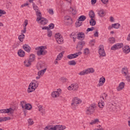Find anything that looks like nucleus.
<instances>
[{
  "mask_svg": "<svg viewBox=\"0 0 130 130\" xmlns=\"http://www.w3.org/2000/svg\"><path fill=\"white\" fill-rule=\"evenodd\" d=\"M47 11L50 14V15H53L54 14V12L53 11V9H47Z\"/></svg>",
  "mask_w": 130,
  "mask_h": 130,
  "instance_id": "nucleus-51",
  "label": "nucleus"
},
{
  "mask_svg": "<svg viewBox=\"0 0 130 130\" xmlns=\"http://www.w3.org/2000/svg\"><path fill=\"white\" fill-rule=\"evenodd\" d=\"M32 8L35 12L39 10V7H38L37 5H35V4H32Z\"/></svg>",
  "mask_w": 130,
  "mask_h": 130,
  "instance_id": "nucleus-43",
  "label": "nucleus"
},
{
  "mask_svg": "<svg viewBox=\"0 0 130 130\" xmlns=\"http://www.w3.org/2000/svg\"><path fill=\"white\" fill-rule=\"evenodd\" d=\"M99 53L100 56H105L106 54L105 53V51L104 50V47L103 45H100L99 46Z\"/></svg>",
  "mask_w": 130,
  "mask_h": 130,
  "instance_id": "nucleus-8",
  "label": "nucleus"
},
{
  "mask_svg": "<svg viewBox=\"0 0 130 130\" xmlns=\"http://www.w3.org/2000/svg\"><path fill=\"white\" fill-rule=\"evenodd\" d=\"M0 15H6V11L0 9Z\"/></svg>",
  "mask_w": 130,
  "mask_h": 130,
  "instance_id": "nucleus-60",
  "label": "nucleus"
},
{
  "mask_svg": "<svg viewBox=\"0 0 130 130\" xmlns=\"http://www.w3.org/2000/svg\"><path fill=\"white\" fill-rule=\"evenodd\" d=\"M108 95L107 94H106V93H103L101 95V97H105V100H106V97H107Z\"/></svg>",
  "mask_w": 130,
  "mask_h": 130,
  "instance_id": "nucleus-59",
  "label": "nucleus"
},
{
  "mask_svg": "<svg viewBox=\"0 0 130 130\" xmlns=\"http://www.w3.org/2000/svg\"><path fill=\"white\" fill-rule=\"evenodd\" d=\"M62 58V53H60L57 56V58H56L58 60H60L61 58Z\"/></svg>",
  "mask_w": 130,
  "mask_h": 130,
  "instance_id": "nucleus-47",
  "label": "nucleus"
},
{
  "mask_svg": "<svg viewBox=\"0 0 130 130\" xmlns=\"http://www.w3.org/2000/svg\"><path fill=\"white\" fill-rule=\"evenodd\" d=\"M95 28L94 27H91V28H88L86 31V34H88L89 32H91V31H93Z\"/></svg>",
  "mask_w": 130,
  "mask_h": 130,
  "instance_id": "nucleus-44",
  "label": "nucleus"
},
{
  "mask_svg": "<svg viewBox=\"0 0 130 130\" xmlns=\"http://www.w3.org/2000/svg\"><path fill=\"white\" fill-rule=\"evenodd\" d=\"M39 48L40 50L37 51V54L39 56H40V55H43V49H44V47H40Z\"/></svg>",
  "mask_w": 130,
  "mask_h": 130,
  "instance_id": "nucleus-18",
  "label": "nucleus"
},
{
  "mask_svg": "<svg viewBox=\"0 0 130 130\" xmlns=\"http://www.w3.org/2000/svg\"><path fill=\"white\" fill-rule=\"evenodd\" d=\"M86 17L85 15H81L79 18H78V21H80L81 22H84L85 20H86Z\"/></svg>",
  "mask_w": 130,
  "mask_h": 130,
  "instance_id": "nucleus-32",
  "label": "nucleus"
},
{
  "mask_svg": "<svg viewBox=\"0 0 130 130\" xmlns=\"http://www.w3.org/2000/svg\"><path fill=\"white\" fill-rule=\"evenodd\" d=\"M120 27V24L114 23L112 24V28H114V29H118Z\"/></svg>",
  "mask_w": 130,
  "mask_h": 130,
  "instance_id": "nucleus-33",
  "label": "nucleus"
},
{
  "mask_svg": "<svg viewBox=\"0 0 130 130\" xmlns=\"http://www.w3.org/2000/svg\"><path fill=\"white\" fill-rule=\"evenodd\" d=\"M47 36L48 37H51L52 36V31L50 29L47 31Z\"/></svg>",
  "mask_w": 130,
  "mask_h": 130,
  "instance_id": "nucleus-46",
  "label": "nucleus"
},
{
  "mask_svg": "<svg viewBox=\"0 0 130 130\" xmlns=\"http://www.w3.org/2000/svg\"><path fill=\"white\" fill-rule=\"evenodd\" d=\"M109 43L110 44H113V43H115V39L113 37H111L109 39Z\"/></svg>",
  "mask_w": 130,
  "mask_h": 130,
  "instance_id": "nucleus-34",
  "label": "nucleus"
},
{
  "mask_svg": "<svg viewBox=\"0 0 130 130\" xmlns=\"http://www.w3.org/2000/svg\"><path fill=\"white\" fill-rule=\"evenodd\" d=\"M36 16L37 17L36 21L37 22H39V21H40V20H41V18H42V14H41V12H40L39 13H37L36 14Z\"/></svg>",
  "mask_w": 130,
  "mask_h": 130,
  "instance_id": "nucleus-26",
  "label": "nucleus"
},
{
  "mask_svg": "<svg viewBox=\"0 0 130 130\" xmlns=\"http://www.w3.org/2000/svg\"><path fill=\"white\" fill-rule=\"evenodd\" d=\"M89 18H91V19H93V18H95V13H94V11H91L89 13Z\"/></svg>",
  "mask_w": 130,
  "mask_h": 130,
  "instance_id": "nucleus-35",
  "label": "nucleus"
},
{
  "mask_svg": "<svg viewBox=\"0 0 130 130\" xmlns=\"http://www.w3.org/2000/svg\"><path fill=\"white\" fill-rule=\"evenodd\" d=\"M59 95V92L58 91H54L52 93L51 96L53 98H56Z\"/></svg>",
  "mask_w": 130,
  "mask_h": 130,
  "instance_id": "nucleus-29",
  "label": "nucleus"
},
{
  "mask_svg": "<svg viewBox=\"0 0 130 130\" xmlns=\"http://www.w3.org/2000/svg\"><path fill=\"white\" fill-rule=\"evenodd\" d=\"M0 113H10V114H13V113H14V109L11 108L2 109L0 110Z\"/></svg>",
  "mask_w": 130,
  "mask_h": 130,
  "instance_id": "nucleus-6",
  "label": "nucleus"
},
{
  "mask_svg": "<svg viewBox=\"0 0 130 130\" xmlns=\"http://www.w3.org/2000/svg\"><path fill=\"white\" fill-rule=\"evenodd\" d=\"M60 125H55L54 126H46L44 130H59L60 128Z\"/></svg>",
  "mask_w": 130,
  "mask_h": 130,
  "instance_id": "nucleus-5",
  "label": "nucleus"
},
{
  "mask_svg": "<svg viewBox=\"0 0 130 130\" xmlns=\"http://www.w3.org/2000/svg\"><path fill=\"white\" fill-rule=\"evenodd\" d=\"M27 25H28V20L25 19L24 20V24H23V28H26V27H27Z\"/></svg>",
  "mask_w": 130,
  "mask_h": 130,
  "instance_id": "nucleus-54",
  "label": "nucleus"
},
{
  "mask_svg": "<svg viewBox=\"0 0 130 130\" xmlns=\"http://www.w3.org/2000/svg\"><path fill=\"white\" fill-rule=\"evenodd\" d=\"M74 54H75L76 57L77 58V57H78V55H81V54H82V52L79 51V52H78L77 53H74Z\"/></svg>",
  "mask_w": 130,
  "mask_h": 130,
  "instance_id": "nucleus-57",
  "label": "nucleus"
},
{
  "mask_svg": "<svg viewBox=\"0 0 130 130\" xmlns=\"http://www.w3.org/2000/svg\"><path fill=\"white\" fill-rule=\"evenodd\" d=\"M98 15L100 17H104L105 16V12L103 9L101 10L98 12Z\"/></svg>",
  "mask_w": 130,
  "mask_h": 130,
  "instance_id": "nucleus-28",
  "label": "nucleus"
},
{
  "mask_svg": "<svg viewBox=\"0 0 130 130\" xmlns=\"http://www.w3.org/2000/svg\"><path fill=\"white\" fill-rule=\"evenodd\" d=\"M24 109H26V110H31L32 109V105L30 104H26L24 106Z\"/></svg>",
  "mask_w": 130,
  "mask_h": 130,
  "instance_id": "nucleus-25",
  "label": "nucleus"
},
{
  "mask_svg": "<svg viewBox=\"0 0 130 130\" xmlns=\"http://www.w3.org/2000/svg\"><path fill=\"white\" fill-rule=\"evenodd\" d=\"M48 28H50V29H53V28H54V24H53V23H50V24L49 25Z\"/></svg>",
  "mask_w": 130,
  "mask_h": 130,
  "instance_id": "nucleus-55",
  "label": "nucleus"
},
{
  "mask_svg": "<svg viewBox=\"0 0 130 130\" xmlns=\"http://www.w3.org/2000/svg\"><path fill=\"white\" fill-rule=\"evenodd\" d=\"M121 73L122 74H124V76H126V75L129 74V73H128V70L126 67H124L122 69Z\"/></svg>",
  "mask_w": 130,
  "mask_h": 130,
  "instance_id": "nucleus-16",
  "label": "nucleus"
},
{
  "mask_svg": "<svg viewBox=\"0 0 130 130\" xmlns=\"http://www.w3.org/2000/svg\"><path fill=\"white\" fill-rule=\"evenodd\" d=\"M40 21V24H41V25H46V24L48 23V20L47 19L44 18V17H42Z\"/></svg>",
  "mask_w": 130,
  "mask_h": 130,
  "instance_id": "nucleus-17",
  "label": "nucleus"
},
{
  "mask_svg": "<svg viewBox=\"0 0 130 130\" xmlns=\"http://www.w3.org/2000/svg\"><path fill=\"white\" fill-rule=\"evenodd\" d=\"M91 5H95L97 3V0H91Z\"/></svg>",
  "mask_w": 130,
  "mask_h": 130,
  "instance_id": "nucleus-63",
  "label": "nucleus"
},
{
  "mask_svg": "<svg viewBox=\"0 0 130 130\" xmlns=\"http://www.w3.org/2000/svg\"><path fill=\"white\" fill-rule=\"evenodd\" d=\"M23 49L25 50V51H26V52H30V51H31V47L27 44L23 46Z\"/></svg>",
  "mask_w": 130,
  "mask_h": 130,
  "instance_id": "nucleus-15",
  "label": "nucleus"
},
{
  "mask_svg": "<svg viewBox=\"0 0 130 130\" xmlns=\"http://www.w3.org/2000/svg\"><path fill=\"white\" fill-rule=\"evenodd\" d=\"M84 54H86V55L89 54V49L88 48H85L84 49Z\"/></svg>",
  "mask_w": 130,
  "mask_h": 130,
  "instance_id": "nucleus-56",
  "label": "nucleus"
},
{
  "mask_svg": "<svg viewBox=\"0 0 130 130\" xmlns=\"http://www.w3.org/2000/svg\"><path fill=\"white\" fill-rule=\"evenodd\" d=\"M103 106H104V102H102L101 103H99V107L100 108H103Z\"/></svg>",
  "mask_w": 130,
  "mask_h": 130,
  "instance_id": "nucleus-53",
  "label": "nucleus"
},
{
  "mask_svg": "<svg viewBox=\"0 0 130 130\" xmlns=\"http://www.w3.org/2000/svg\"><path fill=\"white\" fill-rule=\"evenodd\" d=\"M63 129H66V126H62V125H60L59 130H63Z\"/></svg>",
  "mask_w": 130,
  "mask_h": 130,
  "instance_id": "nucleus-64",
  "label": "nucleus"
},
{
  "mask_svg": "<svg viewBox=\"0 0 130 130\" xmlns=\"http://www.w3.org/2000/svg\"><path fill=\"white\" fill-rule=\"evenodd\" d=\"M97 107L96 105L93 104L90 105L89 106L87 107L86 109V114L87 115H92L95 113V111L96 110Z\"/></svg>",
  "mask_w": 130,
  "mask_h": 130,
  "instance_id": "nucleus-1",
  "label": "nucleus"
},
{
  "mask_svg": "<svg viewBox=\"0 0 130 130\" xmlns=\"http://www.w3.org/2000/svg\"><path fill=\"white\" fill-rule=\"evenodd\" d=\"M26 101H22L20 102V106L22 107V109H25V105H26Z\"/></svg>",
  "mask_w": 130,
  "mask_h": 130,
  "instance_id": "nucleus-38",
  "label": "nucleus"
},
{
  "mask_svg": "<svg viewBox=\"0 0 130 130\" xmlns=\"http://www.w3.org/2000/svg\"><path fill=\"white\" fill-rule=\"evenodd\" d=\"M123 46V44L122 43H117L114 45L113 46L111 47V50H117V49H120Z\"/></svg>",
  "mask_w": 130,
  "mask_h": 130,
  "instance_id": "nucleus-9",
  "label": "nucleus"
},
{
  "mask_svg": "<svg viewBox=\"0 0 130 130\" xmlns=\"http://www.w3.org/2000/svg\"><path fill=\"white\" fill-rule=\"evenodd\" d=\"M81 103L82 101H81V100H79V98H74L73 99V102L71 104L72 108H73V109H75V108H76V107L78 105V104H80V103Z\"/></svg>",
  "mask_w": 130,
  "mask_h": 130,
  "instance_id": "nucleus-3",
  "label": "nucleus"
},
{
  "mask_svg": "<svg viewBox=\"0 0 130 130\" xmlns=\"http://www.w3.org/2000/svg\"><path fill=\"white\" fill-rule=\"evenodd\" d=\"M89 24L90 26H95L96 25V21H95V19L91 18L89 20Z\"/></svg>",
  "mask_w": 130,
  "mask_h": 130,
  "instance_id": "nucleus-31",
  "label": "nucleus"
},
{
  "mask_svg": "<svg viewBox=\"0 0 130 130\" xmlns=\"http://www.w3.org/2000/svg\"><path fill=\"white\" fill-rule=\"evenodd\" d=\"M98 122H99V120L98 119H94L91 121L90 124H91V125H93V124H96Z\"/></svg>",
  "mask_w": 130,
  "mask_h": 130,
  "instance_id": "nucleus-40",
  "label": "nucleus"
},
{
  "mask_svg": "<svg viewBox=\"0 0 130 130\" xmlns=\"http://www.w3.org/2000/svg\"><path fill=\"white\" fill-rule=\"evenodd\" d=\"M34 91H35V88L31 87V85H29L27 89V92L31 93V92H34Z\"/></svg>",
  "mask_w": 130,
  "mask_h": 130,
  "instance_id": "nucleus-39",
  "label": "nucleus"
},
{
  "mask_svg": "<svg viewBox=\"0 0 130 130\" xmlns=\"http://www.w3.org/2000/svg\"><path fill=\"white\" fill-rule=\"evenodd\" d=\"M104 83H105V78L101 77L99 81L98 86H102Z\"/></svg>",
  "mask_w": 130,
  "mask_h": 130,
  "instance_id": "nucleus-20",
  "label": "nucleus"
},
{
  "mask_svg": "<svg viewBox=\"0 0 130 130\" xmlns=\"http://www.w3.org/2000/svg\"><path fill=\"white\" fill-rule=\"evenodd\" d=\"M68 58H69V59H73V58H76V56L74 54H71L70 55H68L67 56Z\"/></svg>",
  "mask_w": 130,
  "mask_h": 130,
  "instance_id": "nucleus-41",
  "label": "nucleus"
},
{
  "mask_svg": "<svg viewBox=\"0 0 130 130\" xmlns=\"http://www.w3.org/2000/svg\"><path fill=\"white\" fill-rule=\"evenodd\" d=\"M55 38L58 44L63 43V38L62 37V36L60 35V34H55Z\"/></svg>",
  "mask_w": 130,
  "mask_h": 130,
  "instance_id": "nucleus-4",
  "label": "nucleus"
},
{
  "mask_svg": "<svg viewBox=\"0 0 130 130\" xmlns=\"http://www.w3.org/2000/svg\"><path fill=\"white\" fill-rule=\"evenodd\" d=\"M38 108H39V111H40V112H41V113L42 114V115L45 114V109L42 108V106H39Z\"/></svg>",
  "mask_w": 130,
  "mask_h": 130,
  "instance_id": "nucleus-23",
  "label": "nucleus"
},
{
  "mask_svg": "<svg viewBox=\"0 0 130 130\" xmlns=\"http://www.w3.org/2000/svg\"><path fill=\"white\" fill-rule=\"evenodd\" d=\"M60 80H61V81H62V82H67V81H68V79H67L65 77H61L60 78Z\"/></svg>",
  "mask_w": 130,
  "mask_h": 130,
  "instance_id": "nucleus-58",
  "label": "nucleus"
},
{
  "mask_svg": "<svg viewBox=\"0 0 130 130\" xmlns=\"http://www.w3.org/2000/svg\"><path fill=\"white\" fill-rule=\"evenodd\" d=\"M127 82H130V75L129 73L126 75H124Z\"/></svg>",
  "mask_w": 130,
  "mask_h": 130,
  "instance_id": "nucleus-49",
  "label": "nucleus"
},
{
  "mask_svg": "<svg viewBox=\"0 0 130 130\" xmlns=\"http://www.w3.org/2000/svg\"><path fill=\"white\" fill-rule=\"evenodd\" d=\"M77 38L81 40H84L85 39V34L83 32H79L76 35Z\"/></svg>",
  "mask_w": 130,
  "mask_h": 130,
  "instance_id": "nucleus-12",
  "label": "nucleus"
},
{
  "mask_svg": "<svg viewBox=\"0 0 130 130\" xmlns=\"http://www.w3.org/2000/svg\"><path fill=\"white\" fill-rule=\"evenodd\" d=\"M95 72V70L93 68H88L85 71H83L79 73V76H84V75H87L88 74H93Z\"/></svg>",
  "mask_w": 130,
  "mask_h": 130,
  "instance_id": "nucleus-2",
  "label": "nucleus"
},
{
  "mask_svg": "<svg viewBox=\"0 0 130 130\" xmlns=\"http://www.w3.org/2000/svg\"><path fill=\"white\" fill-rule=\"evenodd\" d=\"M24 38H25V35L23 34H21V35L18 37V39L21 42H23Z\"/></svg>",
  "mask_w": 130,
  "mask_h": 130,
  "instance_id": "nucleus-36",
  "label": "nucleus"
},
{
  "mask_svg": "<svg viewBox=\"0 0 130 130\" xmlns=\"http://www.w3.org/2000/svg\"><path fill=\"white\" fill-rule=\"evenodd\" d=\"M82 24H83V22L79 21V19H78V21L75 23V27H76V28H79V27L82 26Z\"/></svg>",
  "mask_w": 130,
  "mask_h": 130,
  "instance_id": "nucleus-24",
  "label": "nucleus"
},
{
  "mask_svg": "<svg viewBox=\"0 0 130 130\" xmlns=\"http://www.w3.org/2000/svg\"><path fill=\"white\" fill-rule=\"evenodd\" d=\"M35 60V55L33 54L30 55L28 61L32 62V61H34Z\"/></svg>",
  "mask_w": 130,
  "mask_h": 130,
  "instance_id": "nucleus-30",
  "label": "nucleus"
},
{
  "mask_svg": "<svg viewBox=\"0 0 130 130\" xmlns=\"http://www.w3.org/2000/svg\"><path fill=\"white\" fill-rule=\"evenodd\" d=\"M69 64H70V66H76V64H77V63L75 60H71L69 62Z\"/></svg>",
  "mask_w": 130,
  "mask_h": 130,
  "instance_id": "nucleus-45",
  "label": "nucleus"
},
{
  "mask_svg": "<svg viewBox=\"0 0 130 130\" xmlns=\"http://www.w3.org/2000/svg\"><path fill=\"white\" fill-rule=\"evenodd\" d=\"M24 66L26 67L27 68H28V67H30L31 66V62L29 60H25L24 61Z\"/></svg>",
  "mask_w": 130,
  "mask_h": 130,
  "instance_id": "nucleus-37",
  "label": "nucleus"
},
{
  "mask_svg": "<svg viewBox=\"0 0 130 130\" xmlns=\"http://www.w3.org/2000/svg\"><path fill=\"white\" fill-rule=\"evenodd\" d=\"M18 54L20 57H24L25 56V52L22 49H20L18 51Z\"/></svg>",
  "mask_w": 130,
  "mask_h": 130,
  "instance_id": "nucleus-21",
  "label": "nucleus"
},
{
  "mask_svg": "<svg viewBox=\"0 0 130 130\" xmlns=\"http://www.w3.org/2000/svg\"><path fill=\"white\" fill-rule=\"evenodd\" d=\"M70 37H71V38H73V39H76V38H77V36L76 35V33L75 32H72L70 35Z\"/></svg>",
  "mask_w": 130,
  "mask_h": 130,
  "instance_id": "nucleus-48",
  "label": "nucleus"
},
{
  "mask_svg": "<svg viewBox=\"0 0 130 130\" xmlns=\"http://www.w3.org/2000/svg\"><path fill=\"white\" fill-rule=\"evenodd\" d=\"M71 87H72L73 91H77L79 89V84L78 83L72 84Z\"/></svg>",
  "mask_w": 130,
  "mask_h": 130,
  "instance_id": "nucleus-22",
  "label": "nucleus"
},
{
  "mask_svg": "<svg viewBox=\"0 0 130 130\" xmlns=\"http://www.w3.org/2000/svg\"><path fill=\"white\" fill-rule=\"evenodd\" d=\"M123 52L124 53H129L130 52V48L129 46L125 45L123 48Z\"/></svg>",
  "mask_w": 130,
  "mask_h": 130,
  "instance_id": "nucleus-11",
  "label": "nucleus"
},
{
  "mask_svg": "<svg viewBox=\"0 0 130 130\" xmlns=\"http://www.w3.org/2000/svg\"><path fill=\"white\" fill-rule=\"evenodd\" d=\"M89 44L91 46H94L95 45V40H92L89 42Z\"/></svg>",
  "mask_w": 130,
  "mask_h": 130,
  "instance_id": "nucleus-52",
  "label": "nucleus"
},
{
  "mask_svg": "<svg viewBox=\"0 0 130 130\" xmlns=\"http://www.w3.org/2000/svg\"><path fill=\"white\" fill-rule=\"evenodd\" d=\"M84 45H85V42L84 41L79 42L76 46V49H77V51H81V50L83 49V47H84Z\"/></svg>",
  "mask_w": 130,
  "mask_h": 130,
  "instance_id": "nucleus-7",
  "label": "nucleus"
},
{
  "mask_svg": "<svg viewBox=\"0 0 130 130\" xmlns=\"http://www.w3.org/2000/svg\"><path fill=\"white\" fill-rule=\"evenodd\" d=\"M69 11L73 15H76V14H77V11H76V10L74 9V8H72V7L70 8Z\"/></svg>",
  "mask_w": 130,
  "mask_h": 130,
  "instance_id": "nucleus-42",
  "label": "nucleus"
},
{
  "mask_svg": "<svg viewBox=\"0 0 130 130\" xmlns=\"http://www.w3.org/2000/svg\"><path fill=\"white\" fill-rule=\"evenodd\" d=\"M47 69L46 68L44 69L43 70H42L38 72V76H42V75H44L45 72H46V70Z\"/></svg>",
  "mask_w": 130,
  "mask_h": 130,
  "instance_id": "nucleus-27",
  "label": "nucleus"
},
{
  "mask_svg": "<svg viewBox=\"0 0 130 130\" xmlns=\"http://www.w3.org/2000/svg\"><path fill=\"white\" fill-rule=\"evenodd\" d=\"M44 68H45V62L40 61L38 63L37 69L38 70V71H40V70L44 69Z\"/></svg>",
  "mask_w": 130,
  "mask_h": 130,
  "instance_id": "nucleus-10",
  "label": "nucleus"
},
{
  "mask_svg": "<svg viewBox=\"0 0 130 130\" xmlns=\"http://www.w3.org/2000/svg\"><path fill=\"white\" fill-rule=\"evenodd\" d=\"M29 86H30L31 88H33L34 89H35V90H36V89L38 87V83H37V82H36L35 81L34 82V81H33V82L30 83Z\"/></svg>",
  "mask_w": 130,
  "mask_h": 130,
  "instance_id": "nucleus-13",
  "label": "nucleus"
},
{
  "mask_svg": "<svg viewBox=\"0 0 130 130\" xmlns=\"http://www.w3.org/2000/svg\"><path fill=\"white\" fill-rule=\"evenodd\" d=\"M65 21H69V23H68V25H72L73 24V20L70 16H66L64 17Z\"/></svg>",
  "mask_w": 130,
  "mask_h": 130,
  "instance_id": "nucleus-19",
  "label": "nucleus"
},
{
  "mask_svg": "<svg viewBox=\"0 0 130 130\" xmlns=\"http://www.w3.org/2000/svg\"><path fill=\"white\" fill-rule=\"evenodd\" d=\"M26 28L23 27V30H21L22 34H25V33H26Z\"/></svg>",
  "mask_w": 130,
  "mask_h": 130,
  "instance_id": "nucleus-62",
  "label": "nucleus"
},
{
  "mask_svg": "<svg viewBox=\"0 0 130 130\" xmlns=\"http://www.w3.org/2000/svg\"><path fill=\"white\" fill-rule=\"evenodd\" d=\"M28 122L29 125H32L33 124H34V121H33V119H29L28 120Z\"/></svg>",
  "mask_w": 130,
  "mask_h": 130,
  "instance_id": "nucleus-50",
  "label": "nucleus"
},
{
  "mask_svg": "<svg viewBox=\"0 0 130 130\" xmlns=\"http://www.w3.org/2000/svg\"><path fill=\"white\" fill-rule=\"evenodd\" d=\"M94 37H98L99 36V32H98V30L94 34Z\"/></svg>",
  "mask_w": 130,
  "mask_h": 130,
  "instance_id": "nucleus-61",
  "label": "nucleus"
},
{
  "mask_svg": "<svg viewBox=\"0 0 130 130\" xmlns=\"http://www.w3.org/2000/svg\"><path fill=\"white\" fill-rule=\"evenodd\" d=\"M124 82H122L119 84L118 87L117 88V91H121L124 88Z\"/></svg>",
  "mask_w": 130,
  "mask_h": 130,
  "instance_id": "nucleus-14",
  "label": "nucleus"
}]
</instances>
